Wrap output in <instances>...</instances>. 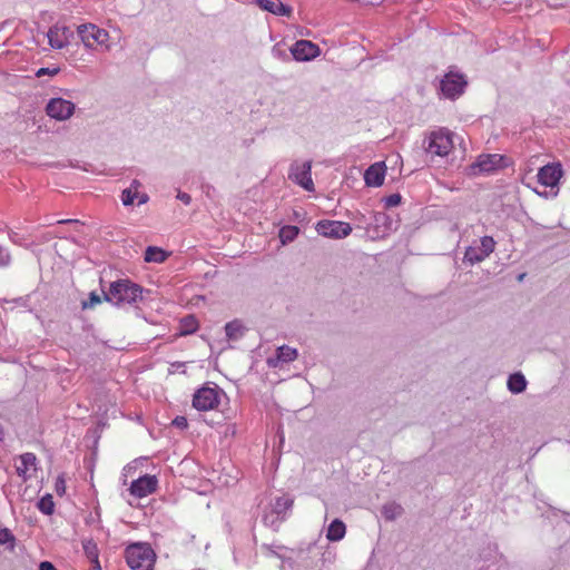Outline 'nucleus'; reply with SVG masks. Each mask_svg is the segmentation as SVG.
<instances>
[{
    "instance_id": "1",
    "label": "nucleus",
    "mask_w": 570,
    "mask_h": 570,
    "mask_svg": "<svg viewBox=\"0 0 570 570\" xmlns=\"http://www.w3.org/2000/svg\"><path fill=\"white\" fill-rule=\"evenodd\" d=\"M105 299L116 306L134 304L142 299V288L129 279H118L110 284Z\"/></svg>"
},
{
    "instance_id": "2",
    "label": "nucleus",
    "mask_w": 570,
    "mask_h": 570,
    "mask_svg": "<svg viewBox=\"0 0 570 570\" xmlns=\"http://www.w3.org/2000/svg\"><path fill=\"white\" fill-rule=\"evenodd\" d=\"M126 562L132 570H153L156 554L148 543H132L125 551Z\"/></svg>"
},
{
    "instance_id": "3",
    "label": "nucleus",
    "mask_w": 570,
    "mask_h": 570,
    "mask_svg": "<svg viewBox=\"0 0 570 570\" xmlns=\"http://www.w3.org/2000/svg\"><path fill=\"white\" fill-rule=\"evenodd\" d=\"M468 86L465 76L455 70H449L443 78L440 80V92L442 97L455 100L463 95Z\"/></svg>"
},
{
    "instance_id": "4",
    "label": "nucleus",
    "mask_w": 570,
    "mask_h": 570,
    "mask_svg": "<svg viewBox=\"0 0 570 570\" xmlns=\"http://www.w3.org/2000/svg\"><path fill=\"white\" fill-rule=\"evenodd\" d=\"M77 32L86 48L95 49L96 46H100L105 50H109V33L107 30L92 23H85L78 26Z\"/></svg>"
},
{
    "instance_id": "5",
    "label": "nucleus",
    "mask_w": 570,
    "mask_h": 570,
    "mask_svg": "<svg viewBox=\"0 0 570 570\" xmlns=\"http://www.w3.org/2000/svg\"><path fill=\"white\" fill-rule=\"evenodd\" d=\"M453 148L452 135L448 129L441 128L432 131L428 139L425 150L428 154L444 157Z\"/></svg>"
},
{
    "instance_id": "6",
    "label": "nucleus",
    "mask_w": 570,
    "mask_h": 570,
    "mask_svg": "<svg viewBox=\"0 0 570 570\" xmlns=\"http://www.w3.org/2000/svg\"><path fill=\"white\" fill-rule=\"evenodd\" d=\"M495 244L493 237L483 236L479 244L473 243L465 249L464 259L471 265L481 263L494 252Z\"/></svg>"
},
{
    "instance_id": "7",
    "label": "nucleus",
    "mask_w": 570,
    "mask_h": 570,
    "mask_svg": "<svg viewBox=\"0 0 570 570\" xmlns=\"http://www.w3.org/2000/svg\"><path fill=\"white\" fill-rule=\"evenodd\" d=\"M563 175L562 166L559 163L548 164L541 167L538 171V180L544 187H550V196L556 197L558 195L559 181Z\"/></svg>"
},
{
    "instance_id": "8",
    "label": "nucleus",
    "mask_w": 570,
    "mask_h": 570,
    "mask_svg": "<svg viewBox=\"0 0 570 570\" xmlns=\"http://www.w3.org/2000/svg\"><path fill=\"white\" fill-rule=\"evenodd\" d=\"M316 232L327 238L341 239L352 233V226L346 222L323 219L316 224Z\"/></svg>"
},
{
    "instance_id": "9",
    "label": "nucleus",
    "mask_w": 570,
    "mask_h": 570,
    "mask_svg": "<svg viewBox=\"0 0 570 570\" xmlns=\"http://www.w3.org/2000/svg\"><path fill=\"white\" fill-rule=\"evenodd\" d=\"M76 110V105L68 99L56 97L51 98L46 106L47 115L58 121L69 119Z\"/></svg>"
},
{
    "instance_id": "10",
    "label": "nucleus",
    "mask_w": 570,
    "mask_h": 570,
    "mask_svg": "<svg viewBox=\"0 0 570 570\" xmlns=\"http://www.w3.org/2000/svg\"><path fill=\"white\" fill-rule=\"evenodd\" d=\"M288 178L307 191L314 190L311 161H304L302 164H292L288 173Z\"/></svg>"
},
{
    "instance_id": "11",
    "label": "nucleus",
    "mask_w": 570,
    "mask_h": 570,
    "mask_svg": "<svg viewBox=\"0 0 570 570\" xmlns=\"http://www.w3.org/2000/svg\"><path fill=\"white\" fill-rule=\"evenodd\" d=\"M219 404V393L216 387L203 386L193 396V406L198 411H210Z\"/></svg>"
},
{
    "instance_id": "12",
    "label": "nucleus",
    "mask_w": 570,
    "mask_h": 570,
    "mask_svg": "<svg viewBox=\"0 0 570 570\" xmlns=\"http://www.w3.org/2000/svg\"><path fill=\"white\" fill-rule=\"evenodd\" d=\"M296 61H309L321 55L320 47L309 40H297L289 49Z\"/></svg>"
},
{
    "instance_id": "13",
    "label": "nucleus",
    "mask_w": 570,
    "mask_h": 570,
    "mask_svg": "<svg viewBox=\"0 0 570 570\" xmlns=\"http://www.w3.org/2000/svg\"><path fill=\"white\" fill-rule=\"evenodd\" d=\"M158 480L156 475L145 474L130 484L129 492L132 497L141 499L157 490Z\"/></svg>"
},
{
    "instance_id": "14",
    "label": "nucleus",
    "mask_w": 570,
    "mask_h": 570,
    "mask_svg": "<svg viewBox=\"0 0 570 570\" xmlns=\"http://www.w3.org/2000/svg\"><path fill=\"white\" fill-rule=\"evenodd\" d=\"M37 471V456L35 453L26 452L18 456L16 472L23 481L31 479L32 472Z\"/></svg>"
},
{
    "instance_id": "15",
    "label": "nucleus",
    "mask_w": 570,
    "mask_h": 570,
    "mask_svg": "<svg viewBox=\"0 0 570 570\" xmlns=\"http://www.w3.org/2000/svg\"><path fill=\"white\" fill-rule=\"evenodd\" d=\"M72 32L65 26H52L47 33L49 45L52 49H62L69 43Z\"/></svg>"
},
{
    "instance_id": "16",
    "label": "nucleus",
    "mask_w": 570,
    "mask_h": 570,
    "mask_svg": "<svg viewBox=\"0 0 570 570\" xmlns=\"http://www.w3.org/2000/svg\"><path fill=\"white\" fill-rule=\"evenodd\" d=\"M386 166L383 161L372 164L364 173V181L368 187H380L384 183Z\"/></svg>"
},
{
    "instance_id": "17",
    "label": "nucleus",
    "mask_w": 570,
    "mask_h": 570,
    "mask_svg": "<svg viewBox=\"0 0 570 570\" xmlns=\"http://www.w3.org/2000/svg\"><path fill=\"white\" fill-rule=\"evenodd\" d=\"M502 156L498 154L481 155L473 164L472 168L479 173H491L500 167Z\"/></svg>"
},
{
    "instance_id": "18",
    "label": "nucleus",
    "mask_w": 570,
    "mask_h": 570,
    "mask_svg": "<svg viewBox=\"0 0 570 570\" xmlns=\"http://www.w3.org/2000/svg\"><path fill=\"white\" fill-rule=\"evenodd\" d=\"M256 3L262 10L276 16L289 17L292 13V8L281 0H256Z\"/></svg>"
},
{
    "instance_id": "19",
    "label": "nucleus",
    "mask_w": 570,
    "mask_h": 570,
    "mask_svg": "<svg viewBox=\"0 0 570 570\" xmlns=\"http://www.w3.org/2000/svg\"><path fill=\"white\" fill-rule=\"evenodd\" d=\"M346 532V527L343 521L335 519L333 520L326 531V539L328 541L335 542L340 541L344 538Z\"/></svg>"
},
{
    "instance_id": "20",
    "label": "nucleus",
    "mask_w": 570,
    "mask_h": 570,
    "mask_svg": "<svg viewBox=\"0 0 570 570\" xmlns=\"http://www.w3.org/2000/svg\"><path fill=\"white\" fill-rule=\"evenodd\" d=\"M198 321L194 315H187L179 321L178 335L187 336L194 334L198 330Z\"/></svg>"
},
{
    "instance_id": "21",
    "label": "nucleus",
    "mask_w": 570,
    "mask_h": 570,
    "mask_svg": "<svg viewBox=\"0 0 570 570\" xmlns=\"http://www.w3.org/2000/svg\"><path fill=\"white\" fill-rule=\"evenodd\" d=\"M245 333V326L242 321L234 320L225 325V334L230 341H238Z\"/></svg>"
},
{
    "instance_id": "22",
    "label": "nucleus",
    "mask_w": 570,
    "mask_h": 570,
    "mask_svg": "<svg viewBox=\"0 0 570 570\" xmlns=\"http://www.w3.org/2000/svg\"><path fill=\"white\" fill-rule=\"evenodd\" d=\"M293 507V499L289 495H282L275 498L273 504H272V511L273 513L277 514L278 517L284 515L288 510H291ZM284 519V517H282Z\"/></svg>"
},
{
    "instance_id": "23",
    "label": "nucleus",
    "mask_w": 570,
    "mask_h": 570,
    "mask_svg": "<svg viewBox=\"0 0 570 570\" xmlns=\"http://www.w3.org/2000/svg\"><path fill=\"white\" fill-rule=\"evenodd\" d=\"M508 389L513 394L523 392L527 387V380L521 373H513L508 379Z\"/></svg>"
},
{
    "instance_id": "24",
    "label": "nucleus",
    "mask_w": 570,
    "mask_h": 570,
    "mask_svg": "<svg viewBox=\"0 0 570 570\" xmlns=\"http://www.w3.org/2000/svg\"><path fill=\"white\" fill-rule=\"evenodd\" d=\"M168 257V253L156 246H148L145 250V261L148 263H164Z\"/></svg>"
},
{
    "instance_id": "25",
    "label": "nucleus",
    "mask_w": 570,
    "mask_h": 570,
    "mask_svg": "<svg viewBox=\"0 0 570 570\" xmlns=\"http://www.w3.org/2000/svg\"><path fill=\"white\" fill-rule=\"evenodd\" d=\"M82 549L85 551V554L90 560L91 563H95L97 566L98 570H101L99 564V550L97 547V543L89 539L82 541Z\"/></svg>"
},
{
    "instance_id": "26",
    "label": "nucleus",
    "mask_w": 570,
    "mask_h": 570,
    "mask_svg": "<svg viewBox=\"0 0 570 570\" xmlns=\"http://www.w3.org/2000/svg\"><path fill=\"white\" fill-rule=\"evenodd\" d=\"M298 353L297 350L288 345H282L276 350L277 361L282 363H289L296 360Z\"/></svg>"
},
{
    "instance_id": "27",
    "label": "nucleus",
    "mask_w": 570,
    "mask_h": 570,
    "mask_svg": "<svg viewBox=\"0 0 570 570\" xmlns=\"http://www.w3.org/2000/svg\"><path fill=\"white\" fill-rule=\"evenodd\" d=\"M299 233V228L297 226L287 225L283 226L279 229V239L282 244H287L293 242Z\"/></svg>"
},
{
    "instance_id": "28",
    "label": "nucleus",
    "mask_w": 570,
    "mask_h": 570,
    "mask_svg": "<svg viewBox=\"0 0 570 570\" xmlns=\"http://www.w3.org/2000/svg\"><path fill=\"white\" fill-rule=\"evenodd\" d=\"M38 509L46 515L53 513L55 503L51 494L43 495L37 503Z\"/></svg>"
},
{
    "instance_id": "29",
    "label": "nucleus",
    "mask_w": 570,
    "mask_h": 570,
    "mask_svg": "<svg viewBox=\"0 0 570 570\" xmlns=\"http://www.w3.org/2000/svg\"><path fill=\"white\" fill-rule=\"evenodd\" d=\"M14 540V535L8 528L0 529V546L10 544V549H13Z\"/></svg>"
},
{
    "instance_id": "30",
    "label": "nucleus",
    "mask_w": 570,
    "mask_h": 570,
    "mask_svg": "<svg viewBox=\"0 0 570 570\" xmlns=\"http://www.w3.org/2000/svg\"><path fill=\"white\" fill-rule=\"evenodd\" d=\"M11 254L7 247L0 244V267L7 268L11 265Z\"/></svg>"
},
{
    "instance_id": "31",
    "label": "nucleus",
    "mask_w": 570,
    "mask_h": 570,
    "mask_svg": "<svg viewBox=\"0 0 570 570\" xmlns=\"http://www.w3.org/2000/svg\"><path fill=\"white\" fill-rule=\"evenodd\" d=\"M402 197L400 194H391L383 198L384 207L392 208L401 204Z\"/></svg>"
},
{
    "instance_id": "32",
    "label": "nucleus",
    "mask_w": 570,
    "mask_h": 570,
    "mask_svg": "<svg viewBox=\"0 0 570 570\" xmlns=\"http://www.w3.org/2000/svg\"><path fill=\"white\" fill-rule=\"evenodd\" d=\"M136 196L137 194L131 188H126L121 193V202L125 206L132 205Z\"/></svg>"
},
{
    "instance_id": "33",
    "label": "nucleus",
    "mask_w": 570,
    "mask_h": 570,
    "mask_svg": "<svg viewBox=\"0 0 570 570\" xmlns=\"http://www.w3.org/2000/svg\"><path fill=\"white\" fill-rule=\"evenodd\" d=\"M60 71V69L58 67H43V68H40L36 71V76L38 78H41L43 76H50V77H53L56 76L58 72Z\"/></svg>"
},
{
    "instance_id": "34",
    "label": "nucleus",
    "mask_w": 570,
    "mask_h": 570,
    "mask_svg": "<svg viewBox=\"0 0 570 570\" xmlns=\"http://www.w3.org/2000/svg\"><path fill=\"white\" fill-rule=\"evenodd\" d=\"M101 302V298L100 296L95 293V292H91L89 294V298L88 301H83L82 302V308L86 309V308H91L94 307L95 305L99 304Z\"/></svg>"
},
{
    "instance_id": "35",
    "label": "nucleus",
    "mask_w": 570,
    "mask_h": 570,
    "mask_svg": "<svg viewBox=\"0 0 570 570\" xmlns=\"http://www.w3.org/2000/svg\"><path fill=\"white\" fill-rule=\"evenodd\" d=\"M8 237L13 244L19 246H26L23 236L20 235L18 232L9 229Z\"/></svg>"
},
{
    "instance_id": "36",
    "label": "nucleus",
    "mask_w": 570,
    "mask_h": 570,
    "mask_svg": "<svg viewBox=\"0 0 570 570\" xmlns=\"http://www.w3.org/2000/svg\"><path fill=\"white\" fill-rule=\"evenodd\" d=\"M173 425L180 430H185L188 426V421L185 416L178 415L173 420Z\"/></svg>"
},
{
    "instance_id": "37",
    "label": "nucleus",
    "mask_w": 570,
    "mask_h": 570,
    "mask_svg": "<svg viewBox=\"0 0 570 570\" xmlns=\"http://www.w3.org/2000/svg\"><path fill=\"white\" fill-rule=\"evenodd\" d=\"M56 492L58 495H62L66 492L65 480L61 476H59L56 481Z\"/></svg>"
},
{
    "instance_id": "38",
    "label": "nucleus",
    "mask_w": 570,
    "mask_h": 570,
    "mask_svg": "<svg viewBox=\"0 0 570 570\" xmlns=\"http://www.w3.org/2000/svg\"><path fill=\"white\" fill-rule=\"evenodd\" d=\"M177 199H179L181 203H184L185 205H189L190 202H191V197L189 194L187 193H184V191H179L177 194Z\"/></svg>"
},
{
    "instance_id": "39",
    "label": "nucleus",
    "mask_w": 570,
    "mask_h": 570,
    "mask_svg": "<svg viewBox=\"0 0 570 570\" xmlns=\"http://www.w3.org/2000/svg\"><path fill=\"white\" fill-rule=\"evenodd\" d=\"M39 570H57L50 561H42L39 564Z\"/></svg>"
},
{
    "instance_id": "40",
    "label": "nucleus",
    "mask_w": 570,
    "mask_h": 570,
    "mask_svg": "<svg viewBox=\"0 0 570 570\" xmlns=\"http://www.w3.org/2000/svg\"><path fill=\"white\" fill-rule=\"evenodd\" d=\"M383 512H384L385 518H387V519L394 518V513H393V511H391L390 507H384Z\"/></svg>"
},
{
    "instance_id": "41",
    "label": "nucleus",
    "mask_w": 570,
    "mask_h": 570,
    "mask_svg": "<svg viewBox=\"0 0 570 570\" xmlns=\"http://www.w3.org/2000/svg\"><path fill=\"white\" fill-rule=\"evenodd\" d=\"M273 55L278 58H283L286 56L284 52L279 51L276 47L273 48Z\"/></svg>"
},
{
    "instance_id": "42",
    "label": "nucleus",
    "mask_w": 570,
    "mask_h": 570,
    "mask_svg": "<svg viewBox=\"0 0 570 570\" xmlns=\"http://www.w3.org/2000/svg\"><path fill=\"white\" fill-rule=\"evenodd\" d=\"M79 220L78 219H61V220H58L57 223L58 224H72V223H78Z\"/></svg>"
},
{
    "instance_id": "43",
    "label": "nucleus",
    "mask_w": 570,
    "mask_h": 570,
    "mask_svg": "<svg viewBox=\"0 0 570 570\" xmlns=\"http://www.w3.org/2000/svg\"><path fill=\"white\" fill-rule=\"evenodd\" d=\"M4 439V430L2 428V425L0 424V442L3 441Z\"/></svg>"
},
{
    "instance_id": "44",
    "label": "nucleus",
    "mask_w": 570,
    "mask_h": 570,
    "mask_svg": "<svg viewBox=\"0 0 570 570\" xmlns=\"http://www.w3.org/2000/svg\"><path fill=\"white\" fill-rule=\"evenodd\" d=\"M146 202H147V196H146V195H144V196L140 198L139 204H144V203H146Z\"/></svg>"
},
{
    "instance_id": "45",
    "label": "nucleus",
    "mask_w": 570,
    "mask_h": 570,
    "mask_svg": "<svg viewBox=\"0 0 570 570\" xmlns=\"http://www.w3.org/2000/svg\"><path fill=\"white\" fill-rule=\"evenodd\" d=\"M523 277H524V274H521V275H519V277H518V278H519V281H522V279H523Z\"/></svg>"
},
{
    "instance_id": "46",
    "label": "nucleus",
    "mask_w": 570,
    "mask_h": 570,
    "mask_svg": "<svg viewBox=\"0 0 570 570\" xmlns=\"http://www.w3.org/2000/svg\"><path fill=\"white\" fill-rule=\"evenodd\" d=\"M138 185V181L137 180H134L132 181V186H137Z\"/></svg>"
}]
</instances>
